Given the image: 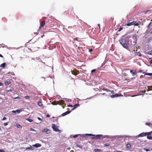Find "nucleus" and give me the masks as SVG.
Segmentation results:
<instances>
[{
    "label": "nucleus",
    "instance_id": "obj_1",
    "mask_svg": "<svg viewBox=\"0 0 152 152\" xmlns=\"http://www.w3.org/2000/svg\"><path fill=\"white\" fill-rule=\"evenodd\" d=\"M120 43L123 46L127 49L129 51L132 52L133 51H135V48L134 47V49H131L128 46L127 44L126 43V40L124 38H121L120 40Z\"/></svg>",
    "mask_w": 152,
    "mask_h": 152
},
{
    "label": "nucleus",
    "instance_id": "obj_2",
    "mask_svg": "<svg viewBox=\"0 0 152 152\" xmlns=\"http://www.w3.org/2000/svg\"><path fill=\"white\" fill-rule=\"evenodd\" d=\"M52 127L53 129V130L55 132H59L60 131V130H59L58 128V126L56 124H52Z\"/></svg>",
    "mask_w": 152,
    "mask_h": 152
},
{
    "label": "nucleus",
    "instance_id": "obj_3",
    "mask_svg": "<svg viewBox=\"0 0 152 152\" xmlns=\"http://www.w3.org/2000/svg\"><path fill=\"white\" fill-rule=\"evenodd\" d=\"M72 74L75 75H76L80 73L79 71L77 69H74L71 71Z\"/></svg>",
    "mask_w": 152,
    "mask_h": 152
},
{
    "label": "nucleus",
    "instance_id": "obj_4",
    "mask_svg": "<svg viewBox=\"0 0 152 152\" xmlns=\"http://www.w3.org/2000/svg\"><path fill=\"white\" fill-rule=\"evenodd\" d=\"M42 132H45V134H48L50 133V130L47 128L44 129L42 131Z\"/></svg>",
    "mask_w": 152,
    "mask_h": 152
},
{
    "label": "nucleus",
    "instance_id": "obj_5",
    "mask_svg": "<svg viewBox=\"0 0 152 152\" xmlns=\"http://www.w3.org/2000/svg\"><path fill=\"white\" fill-rule=\"evenodd\" d=\"M152 134V131L151 132H147V138L150 140H152V136H151V134Z\"/></svg>",
    "mask_w": 152,
    "mask_h": 152
},
{
    "label": "nucleus",
    "instance_id": "obj_6",
    "mask_svg": "<svg viewBox=\"0 0 152 152\" xmlns=\"http://www.w3.org/2000/svg\"><path fill=\"white\" fill-rule=\"evenodd\" d=\"M103 89H104V90L106 91L107 92H110L111 93H109V94H113V95H114L113 94H114V92H113V91H111L110 90L108 89L107 88H106V89L105 88H103ZM114 95H119L118 94H115Z\"/></svg>",
    "mask_w": 152,
    "mask_h": 152
},
{
    "label": "nucleus",
    "instance_id": "obj_7",
    "mask_svg": "<svg viewBox=\"0 0 152 152\" xmlns=\"http://www.w3.org/2000/svg\"><path fill=\"white\" fill-rule=\"evenodd\" d=\"M103 136L102 135V134H97L96 135L95 137H92L91 138V139H100V137H102Z\"/></svg>",
    "mask_w": 152,
    "mask_h": 152
},
{
    "label": "nucleus",
    "instance_id": "obj_8",
    "mask_svg": "<svg viewBox=\"0 0 152 152\" xmlns=\"http://www.w3.org/2000/svg\"><path fill=\"white\" fill-rule=\"evenodd\" d=\"M136 21H133L132 22L129 23H126L125 24V26H131L132 25H134L135 24V23H136Z\"/></svg>",
    "mask_w": 152,
    "mask_h": 152
},
{
    "label": "nucleus",
    "instance_id": "obj_9",
    "mask_svg": "<svg viewBox=\"0 0 152 152\" xmlns=\"http://www.w3.org/2000/svg\"><path fill=\"white\" fill-rule=\"evenodd\" d=\"M147 132H143L142 133L140 134L139 135V136L142 137L144 136H147Z\"/></svg>",
    "mask_w": 152,
    "mask_h": 152
},
{
    "label": "nucleus",
    "instance_id": "obj_10",
    "mask_svg": "<svg viewBox=\"0 0 152 152\" xmlns=\"http://www.w3.org/2000/svg\"><path fill=\"white\" fill-rule=\"evenodd\" d=\"M41 146V144H40L38 143H37L35 144H34V145H33V146H34L36 148L40 147Z\"/></svg>",
    "mask_w": 152,
    "mask_h": 152
},
{
    "label": "nucleus",
    "instance_id": "obj_11",
    "mask_svg": "<svg viewBox=\"0 0 152 152\" xmlns=\"http://www.w3.org/2000/svg\"><path fill=\"white\" fill-rule=\"evenodd\" d=\"M45 22L44 20H43L42 22L41 23L40 26L39 27V29H40V28H41V27H43L45 25Z\"/></svg>",
    "mask_w": 152,
    "mask_h": 152
},
{
    "label": "nucleus",
    "instance_id": "obj_12",
    "mask_svg": "<svg viewBox=\"0 0 152 152\" xmlns=\"http://www.w3.org/2000/svg\"><path fill=\"white\" fill-rule=\"evenodd\" d=\"M14 126L19 128H21V126L18 124L15 123L14 125Z\"/></svg>",
    "mask_w": 152,
    "mask_h": 152
},
{
    "label": "nucleus",
    "instance_id": "obj_13",
    "mask_svg": "<svg viewBox=\"0 0 152 152\" xmlns=\"http://www.w3.org/2000/svg\"><path fill=\"white\" fill-rule=\"evenodd\" d=\"M71 111H66V112L64 113H63L62 114V116H65V115L69 113H70Z\"/></svg>",
    "mask_w": 152,
    "mask_h": 152
},
{
    "label": "nucleus",
    "instance_id": "obj_14",
    "mask_svg": "<svg viewBox=\"0 0 152 152\" xmlns=\"http://www.w3.org/2000/svg\"><path fill=\"white\" fill-rule=\"evenodd\" d=\"M135 70H130V72L132 74V76H134V75H136V73Z\"/></svg>",
    "mask_w": 152,
    "mask_h": 152
},
{
    "label": "nucleus",
    "instance_id": "obj_15",
    "mask_svg": "<svg viewBox=\"0 0 152 152\" xmlns=\"http://www.w3.org/2000/svg\"><path fill=\"white\" fill-rule=\"evenodd\" d=\"M135 56H141V55L140 53V52H135Z\"/></svg>",
    "mask_w": 152,
    "mask_h": 152
},
{
    "label": "nucleus",
    "instance_id": "obj_16",
    "mask_svg": "<svg viewBox=\"0 0 152 152\" xmlns=\"http://www.w3.org/2000/svg\"><path fill=\"white\" fill-rule=\"evenodd\" d=\"M132 37V38L134 39V41H135V42H136L137 40L136 35L134 34V35H133Z\"/></svg>",
    "mask_w": 152,
    "mask_h": 152
},
{
    "label": "nucleus",
    "instance_id": "obj_17",
    "mask_svg": "<svg viewBox=\"0 0 152 152\" xmlns=\"http://www.w3.org/2000/svg\"><path fill=\"white\" fill-rule=\"evenodd\" d=\"M6 65V63H4L0 65V66L3 68H4L5 67Z\"/></svg>",
    "mask_w": 152,
    "mask_h": 152
},
{
    "label": "nucleus",
    "instance_id": "obj_18",
    "mask_svg": "<svg viewBox=\"0 0 152 152\" xmlns=\"http://www.w3.org/2000/svg\"><path fill=\"white\" fill-rule=\"evenodd\" d=\"M145 124L147 125L148 126L152 128V124L151 123L146 122L145 123Z\"/></svg>",
    "mask_w": 152,
    "mask_h": 152
},
{
    "label": "nucleus",
    "instance_id": "obj_19",
    "mask_svg": "<svg viewBox=\"0 0 152 152\" xmlns=\"http://www.w3.org/2000/svg\"><path fill=\"white\" fill-rule=\"evenodd\" d=\"M101 151V150L100 149H95L93 150L94 152H100Z\"/></svg>",
    "mask_w": 152,
    "mask_h": 152
},
{
    "label": "nucleus",
    "instance_id": "obj_20",
    "mask_svg": "<svg viewBox=\"0 0 152 152\" xmlns=\"http://www.w3.org/2000/svg\"><path fill=\"white\" fill-rule=\"evenodd\" d=\"M25 149L26 150H29L30 149L31 150H34V148H33L32 146H30L28 147H27L25 148Z\"/></svg>",
    "mask_w": 152,
    "mask_h": 152
},
{
    "label": "nucleus",
    "instance_id": "obj_21",
    "mask_svg": "<svg viewBox=\"0 0 152 152\" xmlns=\"http://www.w3.org/2000/svg\"><path fill=\"white\" fill-rule=\"evenodd\" d=\"M64 102L63 100H61L60 101H59V103L60 105H62L64 104Z\"/></svg>",
    "mask_w": 152,
    "mask_h": 152
},
{
    "label": "nucleus",
    "instance_id": "obj_22",
    "mask_svg": "<svg viewBox=\"0 0 152 152\" xmlns=\"http://www.w3.org/2000/svg\"><path fill=\"white\" fill-rule=\"evenodd\" d=\"M11 83V82L10 81H6L5 82V84L6 85H8L10 84Z\"/></svg>",
    "mask_w": 152,
    "mask_h": 152
},
{
    "label": "nucleus",
    "instance_id": "obj_23",
    "mask_svg": "<svg viewBox=\"0 0 152 152\" xmlns=\"http://www.w3.org/2000/svg\"><path fill=\"white\" fill-rule=\"evenodd\" d=\"M58 104V102L56 101H54L52 103V104L54 105H57Z\"/></svg>",
    "mask_w": 152,
    "mask_h": 152
},
{
    "label": "nucleus",
    "instance_id": "obj_24",
    "mask_svg": "<svg viewBox=\"0 0 152 152\" xmlns=\"http://www.w3.org/2000/svg\"><path fill=\"white\" fill-rule=\"evenodd\" d=\"M86 135H88V136H94V135H93V134H86L85 135H83L82 136L83 137H85L86 136Z\"/></svg>",
    "mask_w": 152,
    "mask_h": 152
},
{
    "label": "nucleus",
    "instance_id": "obj_25",
    "mask_svg": "<svg viewBox=\"0 0 152 152\" xmlns=\"http://www.w3.org/2000/svg\"><path fill=\"white\" fill-rule=\"evenodd\" d=\"M79 104H75L74 105V107L73 108V109H75L76 107H79Z\"/></svg>",
    "mask_w": 152,
    "mask_h": 152
},
{
    "label": "nucleus",
    "instance_id": "obj_26",
    "mask_svg": "<svg viewBox=\"0 0 152 152\" xmlns=\"http://www.w3.org/2000/svg\"><path fill=\"white\" fill-rule=\"evenodd\" d=\"M146 75H149V76H151L152 77V73H146L145 75V76Z\"/></svg>",
    "mask_w": 152,
    "mask_h": 152
},
{
    "label": "nucleus",
    "instance_id": "obj_27",
    "mask_svg": "<svg viewBox=\"0 0 152 152\" xmlns=\"http://www.w3.org/2000/svg\"><path fill=\"white\" fill-rule=\"evenodd\" d=\"M38 105L39 106L41 107L42 106V104L41 102H39L38 103Z\"/></svg>",
    "mask_w": 152,
    "mask_h": 152
},
{
    "label": "nucleus",
    "instance_id": "obj_28",
    "mask_svg": "<svg viewBox=\"0 0 152 152\" xmlns=\"http://www.w3.org/2000/svg\"><path fill=\"white\" fill-rule=\"evenodd\" d=\"M131 147V145L130 144L128 143L126 145V147L128 148H130Z\"/></svg>",
    "mask_w": 152,
    "mask_h": 152
},
{
    "label": "nucleus",
    "instance_id": "obj_29",
    "mask_svg": "<svg viewBox=\"0 0 152 152\" xmlns=\"http://www.w3.org/2000/svg\"><path fill=\"white\" fill-rule=\"evenodd\" d=\"M110 96L111 98H113L115 97H117L118 96Z\"/></svg>",
    "mask_w": 152,
    "mask_h": 152
},
{
    "label": "nucleus",
    "instance_id": "obj_30",
    "mask_svg": "<svg viewBox=\"0 0 152 152\" xmlns=\"http://www.w3.org/2000/svg\"><path fill=\"white\" fill-rule=\"evenodd\" d=\"M26 120L30 122H31L33 121V120H32L31 119H30V118H28V119H27Z\"/></svg>",
    "mask_w": 152,
    "mask_h": 152
},
{
    "label": "nucleus",
    "instance_id": "obj_31",
    "mask_svg": "<svg viewBox=\"0 0 152 152\" xmlns=\"http://www.w3.org/2000/svg\"><path fill=\"white\" fill-rule=\"evenodd\" d=\"M76 147H78L79 148H82V146H81L80 145H76Z\"/></svg>",
    "mask_w": 152,
    "mask_h": 152
},
{
    "label": "nucleus",
    "instance_id": "obj_32",
    "mask_svg": "<svg viewBox=\"0 0 152 152\" xmlns=\"http://www.w3.org/2000/svg\"><path fill=\"white\" fill-rule=\"evenodd\" d=\"M110 145V143H107L105 144L104 145V146H105V147H107V146H109Z\"/></svg>",
    "mask_w": 152,
    "mask_h": 152
},
{
    "label": "nucleus",
    "instance_id": "obj_33",
    "mask_svg": "<svg viewBox=\"0 0 152 152\" xmlns=\"http://www.w3.org/2000/svg\"><path fill=\"white\" fill-rule=\"evenodd\" d=\"M148 54L149 55H152V50L148 51Z\"/></svg>",
    "mask_w": 152,
    "mask_h": 152
},
{
    "label": "nucleus",
    "instance_id": "obj_34",
    "mask_svg": "<svg viewBox=\"0 0 152 152\" xmlns=\"http://www.w3.org/2000/svg\"><path fill=\"white\" fill-rule=\"evenodd\" d=\"M21 111L20 110H16V113H20V112H21Z\"/></svg>",
    "mask_w": 152,
    "mask_h": 152
},
{
    "label": "nucleus",
    "instance_id": "obj_35",
    "mask_svg": "<svg viewBox=\"0 0 152 152\" xmlns=\"http://www.w3.org/2000/svg\"><path fill=\"white\" fill-rule=\"evenodd\" d=\"M123 29V27H120V28H119L118 30V31H120L121 30H122Z\"/></svg>",
    "mask_w": 152,
    "mask_h": 152
},
{
    "label": "nucleus",
    "instance_id": "obj_36",
    "mask_svg": "<svg viewBox=\"0 0 152 152\" xmlns=\"http://www.w3.org/2000/svg\"><path fill=\"white\" fill-rule=\"evenodd\" d=\"M80 134H76L73 136V138H76Z\"/></svg>",
    "mask_w": 152,
    "mask_h": 152
},
{
    "label": "nucleus",
    "instance_id": "obj_37",
    "mask_svg": "<svg viewBox=\"0 0 152 152\" xmlns=\"http://www.w3.org/2000/svg\"><path fill=\"white\" fill-rule=\"evenodd\" d=\"M144 150L145 151L147 152L148 151L150 150L149 149L146 148H144Z\"/></svg>",
    "mask_w": 152,
    "mask_h": 152
},
{
    "label": "nucleus",
    "instance_id": "obj_38",
    "mask_svg": "<svg viewBox=\"0 0 152 152\" xmlns=\"http://www.w3.org/2000/svg\"><path fill=\"white\" fill-rule=\"evenodd\" d=\"M125 36H126V38H129L130 37H131V36H129V35H125Z\"/></svg>",
    "mask_w": 152,
    "mask_h": 152
},
{
    "label": "nucleus",
    "instance_id": "obj_39",
    "mask_svg": "<svg viewBox=\"0 0 152 152\" xmlns=\"http://www.w3.org/2000/svg\"><path fill=\"white\" fill-rule=\"evenodd\" d=\"M96 69H93L91 71V72L93 73V72H94L96 71Z\"/></svg>",
    "mask_w": 152,
    "mask_h": 152
},
{
    "label": "nucleus",
    "instance_id": "obj_40",
    "mask_svg": "<svg viewBox=\"0 0 152 152\" xmlns=\"http://www.w3.org/2000/svg\"><path fill=\"white\" fill-rule=\"evenodd\" d=\"M25 97L26 99H28L30 97L28 96H26Z\"/></svg>",
    "mask_w": 152,
    "mask_h": 152
},
{
    "label": "nucleus",
    "instance_id": "obj_41",
    "mask_svg": "<svg viewBox=\"0 0 152 152\" xmlns=\"http://www.w3.org/2000/svg\"><path fill=\"white\" fill-rule=\"evenodd\" d=\"M13 90V88H12L11 89H10V90H8V91H12Z\"/></svg>",
    "mask_w": 152,
    "mask_h": 152
},
{
    "label": "nucleus",
    "instance_id": "obj_42",
    "mask_svg": "<svg viewBox=\"0 0 152 152\" xmlns=\"http://www.w3.org/2000/svg\"><path fill=\"white\" fill-rule=\"evenodd\" d=\"M8 122L4 123V126H6L8 124Z\"/></svg>",
    "mask_w": 152,
    "mask_h": 152
},
{
    "label": "nucleus",
    "instance_id": "obj_43",
    "mask_svg": "<svg viewBox=\"0 0 152 152\" xmlns=\"http://www.w3.org/2000/svg\"><path fill=\"white\" fill-rule=\"evenodd\" d=\"M149 89L151 90H152V86H149Z\"/></svg>",
    "mask_w": 152,
    "mask_h": 152
},
{
    "label": "nucleus",
    "instance_id": "obj_44",
    "mask_svg": "<svg viewBox=\"0 0 152 152\" xmlns=\"http://www.w3.org/2000/svg\"><path fill=\"white\" fill-rule=\"evenodd\" d=\"M135 26H138L139 25V24L138 23H135V24L134 25Z\"/></svg>",
    "mask_w": 152,
    "mask_h": 152
},
{
    "label": "nucleus",
    "instance_id": "obj_45",
    "mask_svg": "<svg viewBox=\"0 0 152 152\" xmlns=\"http://www.w3.org/2000/svg\"><path fill=\"white\" fill-rule=\"evenodd\" d=\"M0 152H5V151L3 150L0 149Z\"/></svg>",
    "mask_w": 152,
    "mask_h": 152
},
{
    "label": "nucleus",
    "instance_id": "obj_46",
    "mask_svg": "<svg viewBox=\"0 0 152 152\" xmlns=\"http://www.w3.org/2000/svg\"><path fill=\"white\" fill-rule=\"evenodd\" d=\"M7 119L5 117H4L3 118V119H2V120H5Z\"/></svg>",
    "mask_w": 152,
    "mask_h": 152
},
{
    "label": "nucleus",
    "instance_id": "obj_47",
    "mask_svg": "<svg viewBox=\"0 0 152 152\" xmlns=\"http://www.w3.org/2000/svg\"><path fill=\"white\" fill-rule=\"evenodd\" d=\"M10 73H11L12 75H14V73H12V72H9L8 73V74H10Z\"/></svg>",
    "mask_w": 152,
    "mask_h": 152
},
{
    "label": "nucleus",
    "instance_id": "obj_48",
    "mask_svg": "<svg viewBox=\"0 0 152 152\" xmlns=\"http://www.w3.org/2000/svg\"><path fill=\"white\" fill-rule=\"evenodd\" d=\"M93 51V50L92 49H89V52H92Z\"/></svg>",
    "mask_w": 152,
    "mask_h": 152
},
{
    "label": "nucleus",
    "instance_id": "obj_49",
    "mask_svg": "<svg viewBox=\"0 0 152 152\" xmlns=\"http://www.w3.org/2000/svg\"><path fill=\"white\" fill-rule=\"evenodd\" d=\"M50 115H48V114L46 115V117L47 118H48V117H50Z\"/></svg>",
    "mask_w": 152,
    "mask_h": 152
},
{
    "label": "nucleus",
    "instance_id": "obj_50",
    "mask_svg": "<svg viewBox=\"0 0 152 152\" xmlns=\"http://www.w3.org/2000/svg\"><path fill=\"white\" fill-rule=\"evenodd\" d=\"M12 112L13 113H16V111H15V110H13L12 111Z\"/></svg>",
    "mask_w": 152,
    "mask_h": 152
},
{
    "label": "nucleus",
    "instance_id": "obj_51",
    "mask_svg": "<svg viewBox=\"0 0 152 152\" xmlns=\"http://www.w3.org/2000/svg\"><path fill=\"white\" fill-rule=\"evenodd\" d=\"M149 11H151V10H148L146 11V13H148V12H149Z\"/></svg>",
    "mask_w": 152,
    "mask_h": 152
},
{
    "label": "nucleus",
    "instance_id": "obj_52",
    "mask_svg": "<svg viewBox=\"0 0 152 152\" xmlns=\"http://www.w3.org/2000/svg\"><path fill=\"white\" fill-rule=\"evenodd\" d=\"M151 22L150 24H149V25L148 26V28H149V27L151 25Z\"/></svg>",
    "mask_w": 152,
    "mask_h": 152
},
{
    "label": "nucleus",
    "instance_id": "obj_53",
    "mask_svg": "<svg viewBox=\"0 0 152 152\" xmlns=\"http://www.w3.org/2000/svg\"><path fill=\"white\" fill-rule=\"evenodd\" d=\"M151 22L150 24H149V25L148 26V28H149V27L151 25Z\"/></svg>",
    "mask_w": 152,
    "mask_h": 152
},
{
    "label": "nucleus",
    "instance_id": "obj_54",
    "mask_svg": "<svg viewBox=\"0 0 152 152\" xmlns=\"http://www.w3.org/2000/svg\"><path fill=\"white\" fill-rule=\"evenodd\" d=\"M37 119L40 121L41 120V119L39 117H38Z\"/></svg>",
    "mask_w": 152,
    "mask_h": 152
},
{
    "label": "nucleus",
    "instance_id": "obj_55",
    "mask_svg": "<svg viewBox=\"0 0 152 152\" xmlns=\"http://www.w3.org/2000/svg\"><path fill=\"white\" fill-rule=\"evenodd\" d=\"M3 85V83L1 82H0V86H1Z\"/></svg>",
    "mask_w": 152,
    "mask_h": 152
},
{
    "label": "nucleus",
    "instance_id": "obj_56",
    "mask_svg": "<svg viewBox=\"0 0 152 152\" xmlns=\"http://www.w3.org/2000/svg\"><path fill=\"white\" fill-rule=\"evenodd\" d=\"M68 106L69 107H72V105H68Z\"/></svg>",
    "mask_w": 152,
    "mask_h": 152
},
{
    "label": "nucleus",
    "instance_id": "obj_57",
    "mask_svg": "<svg viewBox=\"0 0 152 152\" xmlns=\"http://www.w3.org/2000/svg\"><path fill=\"white\" fill-rule=\"evenodd\" d=\"M78 38L76 37V38H75V39H75V40H77V41H78Z\"/></svg>",
    "mask_w": 152,
    "mask_h": 152
},
{
    "label": "nucleus",
    "instance_id": "obj_58",
    "mask_svg": "<svg viewBox=\"0 0 152 152\" xmlns=\"http://www.w3.org/2000/svg\"><path fill=\"white\" fill-rule=\"evenodd\" d=\"M19 98V97L18 96L17 97L14 98V99H17V98Z\"/></svg>",
    "mask_w": 152,
    "mask_h": 152
},
{
    "label": "nucleus",
    "instance_id": "obj_59",
    "mask_svg": "<svg viewBox=\"0 0 152 152\" xmlns=\"http://www.w3.org/2000/svg\"><path fill=\"white\" fill-rule=\"evenodd\" d=\"M143 70H140V71L139 72H143Z\"/></svg>",
    "mask_w": 152,
    "mask_h": 152
},
{
    "label": "nucleus",
    "instance_id": "obj_60",
    "mask_svg": "<svg viewBox=\"0 0 152 152\" xmlns=\"http://www.w3.org/2000/svg\"><path fill=\"white\" fill-rule=\"evenodd\" d=\"M144 94H138V95H144Z\"/></svg>",
    "mask_w": 152,
    "mask_h": 152
},
{
    "label": "nucleus",
    "instance_id": "obj_61",
    "mask_svg": "<svg viewBox=\"0 0 152 152\" xmlns=\"http://www.w3.org/2000/svg\"><path fill=\"white\" fill-rule=\"evenodd\" d=\"M150 63L151 64H152V59L150 60Z\"/></svg>",
    "mask_w": 152,
    "mask_h": 152
},
{
    "label": "nucleus",
    "instance_id": "obj_62",
    "mask_svg": "<svg viewBox=\"0 0 152 152\" xmlns=\"http://www.w3.org/2000/svg\"><path fill=\"white\" fill-rule=\"evenodd\" d=\"M0 57L2 58H3V56L1 54H0Z\"/></svg>",
    "mask_w": 152,
    "mask_h": 152
},
{
    "label": "nucleus",
    "instance_id": "obj_63",
    "mask_svg": "<svg viewBox=\"0 0 152 152\" xmlns=\"http://www.w3.org/2000/svg\"><path fill=\"white\" fill-rule=\"evenodd\" d=\"M31 130L33 131H34V129H33L32 128H31L30 129Z\"/></svg>",
    "mask_w": 152,
    "mask_h": 152
},
{
    "label": "nucleus",
    "instance_id": "obj_64",
    "mask_svg": "<svg viewBox=\"0 0 152 152\" xmlns=\"http://www.w3.org/2000/svg\"><path fill=\"white\" fill-rule=\"evenodd\" d=\"M115 152H123L122 151H115Z\"/></svg>",
    "mask_w": 152,
    "mask_h": 152
}]
</instances>
